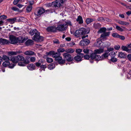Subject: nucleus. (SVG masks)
Segmentation results:
<instances>
[{
    "mask_svg": "<svg viewBox=\"0 0 131 131\" xmlns=\"http://www.w3.org/2000/svg\"><path fill=\"white\" fill-rule=\"evenodd\" d=\"M22 0H15L13 2V4L14 5H16L18 2H19L20 1H21Z\"/></svg>",
    "mask_w": 131,
    "mask_h": 131,
    "instance_id": "bf43d9fd",
    "label": "nucleus"
},
{
    "mask_svg": "<svg viewBox=\"0 0 131 131\" xmlns=\"http://www.w3.org/2000/svg\"><path fill=\"white\" fill-rule=\"evenodd\" d=\"M83 57L85 59H89V58H90V56L87 54L84 56Z\"/></svg>",
    "mask_w": 131,
    "mask_h": 131,
    "instance_id": "13d9d810",
    "label": "nucleus"
},
{
    "mask_svg": "<svg viewBox=\"0 0 131 131\" xmlns=\"http://www.w3.org/2000/svg\"><path fill=\"white\" fill-rule=\"evenodd\" d=\"M84 42L86 44H88L90 43V41L87 39H84L81 40L80 42V44L81 45H84Z\"/></svg>",
    "mask_w": 131,
    "mask_h": 131,
    "instance_id": "aec40b11",
    "label": "nucleus"
},
{
    "mask_svg": "<svg viewBox=\"0 0 131 131\" xmlns=\"http://www.w3.org/2000/svg\"><path fill=\"white\" fill-rule=\"evenodd\" d=\"M53 42L54 43L57 44H59L60 43L59 40L57 39H55Z\"/></svg>",
    "mask_w": 131,
    "mask_h": 131,
    "instance_id": "4d7b16f0",
    "label": "nucleus"
},
{
    "mask_svg": "<svg viewBox=\"0 0 131 131\" xmlns=\"http://www.w3.org/2000/svg\"><path fill=\"white\" fill-rule=\"evenodd\" d=\"M54 51H50L49 52L46 53V54L47 56H51L54 54Z\"/></svg>",
    "mask_w": 131,
    "mask_h": 131,
    "instance_id": "c03bdc74",
    "label": "nucleus"
},
{
    "mask_svg": "<svg viewBox=\"0 0 131 131\" xmlns=\"http://www.w3.org/2000/svg\"><path fill=\"white\" fill-rule=\"evenodd\" d=\"M63 22L64 24H65L67 25V28L68 26H70L71 32L72 31H73L74 32H75V31H73L74 30H73V27L72 25L71 22L70 20H67L66 21L63 20Z\"/></svg>",
    "mask_w": 131,
    "mask_h": 131,
    "instance_id": "ddd939ff",
    "label": "nucleus"
},
{
    "mask_svg": "<svg viewBox=\"0 0 131 131\" xmlns=\"http://www.w3.org/2000/svg\"><path fill=\"white\" fill-rule=\"evenodd\" d=\"M112 36L114 37L118 38L119 35L117 33H113L112 34Z\"/></svg>",
    "mask_w": 131,
    "mask_h": 131,
    "instance_id": "de8ad7c7",
    "label": "nucleus"
},
{
    "mask_svg": "<svg viewBox=\"0 0 131 131\" xmlns=\"http://www.w3.org/2000/svg\"><path fill=\"white\" fill-rule=\"evenodd\" d=\"M12 9L13 10L19 13H20L22 11V10H19V9Z\"/></svg>",
    "mask_w": 131,
    "mask_h": 131,
    "instance_id": "5fc2aeb1",
    "label": "nucleus"
},
{
    "mask_svg": "<svg viewBox=\"0 0 131 131\" xmlns=\"http://www.w3.org/2000/svg\"><path fill=\"white\" fill-rule=\"evenodd\" d=\"M36 60V58L34 57H31L30 58V60L31 62H34Z\"/></svg>",
    "mask_w": 131,
    "mask_h": 131,
    "instance_id": "49530a36",
    "label": "nucleus"
},
{
    "mask_svg": "<svg viewBox=\"0 0 131 131\" xmlns=\"http://www.w3.org/2000/svg\"><path fill=\"white\" fill-rule=\"evenodd\" d=\"M96 55V54L93 51V52L90 55V59L92 60H94Z\"/></svg>",
    "mask_w": 131,
    "mask_h": 131,
    "instance_id": "c9c22d12",
    "label": "nucleus"
},
{
    "mask_svg": "<svg viewBox=\"0 0 131 131\" xmlns=\"http://www.w3.org/2000/svg\"><path fill=\"white\" fill-rule=\"evenodd\" d=\"M95 60L99 61L102 60L101 57L99 55H96L94 59Z\"/></svg>",
    "mask_w": 131,
    "mask_h": 131,
    "instance_id": "58836bf2",
    "label": "nucleus"
},
{
    "mask_svg": "<svg viewBox=\"0 0 131 131\" xmlns=\"http://www.w3.org/2000/svg\"><path fill=\"white\" fill-rule=\"evenodd\" d=\"M82 50L80 49H77L76 50V52L78 54H80V53L82 52Z\"/></svg>",
    "mask_w": 131,
    "mask_h": 131,
    "instance_id": "8fccbe9b",
    "label": "nucleus"
},
{
    "mask_svg": "<svg viewBox=\"0 0 131 131\" xmlns=\"http://www.w3.org/2000/svg\"><path fill=\"white\" fill-rule=\"evenodd\" d=\"M66 50L64 48H60L58 49L57 50V51L59 53L60 52H63L65 51Z\"/></svg>",
    "mask_w": 131,
    "mask_h": 131,
    "instance_id": "79ce46f5",
    "label": "nucleus"
},
{
    "mask_svg": "<svg viewBox=\"0 0 131 131\" xmlns=\"http://www.w3.org/2000/svg\"><path fill=\"white\" fill-rule=\"evenodd\" d=\"M38 32H39L36 29H35L31 30L29 32V34L32 36L34 34L36 35Z\"/></svg>",
    "mask_w": 131,
    "mask_h": 131,
    "instance_id": "bb28decb",
    "label": "nucleus"
},
{
    "mask_svg": "<svg viewBox=\"0 0 131 131\" xmlns=\"http://www.w3.org/2000/svg\"><path fill=\"white\" fill-rule=\"evenodd\" d=\"M55 60L57 61L60 64H63L65 62V60L62 59V58L59 56L58 57L55 58Z\"/></svg>",
    "mask_w": 131,
    "mask_h": 131,
    "instance_id": "9b49d317",
    "label": "nucleus"
},
{
    "mask_svg": "<svg viewBox=\"0 0 131 131\" xmlns=\"http://www.w3.org/2000/svg\"><path fill=\"white\" fill-rule=\"evenodd\" d=\"M114 48L116 50H119L120 48V46L119 45L115 46H114Z\"/></svg>",
    "mask_w": 131,
    "mask_h": 131,
    "instance_id": "6e6d98bb",
    "label": "nucleus"
},
{
    "mask_svg": "<svg viewBox=\"0 0 131 131\" xmlns=\"http://www.w3.org/2000/svg\"><path fill=\"white\" fill-rule=\"evenodd\" d=\"M87 29L84 28H81L75 31V36H78L79 35H83L88 33L89 31H87Z\"/></svg>",
    "mask_w": 131,
    "mask_h": 131,
    "instance_id": "20e7f679",
    "label": "nucleus"
},
{
    "mask_svg": "<svg viewBox=\"0 0 131 131\" xmlns=\"http://www.w3.org/2000/svg\"><path fill=\"white\" fill-rule=\"evenodd\" d=\"M75 50L74 49L69 48L66 49L65 50V52L67 53H72L74 52Z\"/></svg>",
    "mask_w": 131,
    "mask_h": 131,
    "instance_id": "393cba45",
    "label": "nucleus"
},
{
    "mask_svg": "<svg viewBox=\"0 0 131 131\" xmlns=\"http://www.w3.org/2000/svg\"><path fill=\"white\" fill-rule=\"evenodd\" d=\"M114 50V48H113L110 47L108 48L107 49V50L106 51H108L109 52L111 51H113Z\"/></svg>",
    "mask_w": 131,
    "mask_h": 131,
    "instance_id": "052dcab7",
    "label": "nucleus"
},
{
    "mask_svg": "<svg viewBox=\"0 0 131 131\" xmlns=\"http://www.w3.org/2000/svg\"><path fill=\"white\" fill-rule=\"evenodd\" d=\"M27 67L30 70H32L35 69V65L32 63L28 64Z\"/></svg>",
    "mask_w": 131,
    "mask_h": 131,
    "instance_id": "412c9836",
    "label": "nucleus"
},
{
    "mask_svg": "<svg viewBox=\"0 0 131 131\" xmlns=\"http://www.w3.org/2000/svg\"><path fill=\"white\" fill-rule=\"evenodd\" d=\"M98 20L99 21H104V19L103 17H100L98 18Z\"/></svg>",
    "mask_w": 131,
    "mask_h": 131,
    "instance_id": "0e129e2a",
    "label": "nucleus"
},
{
    "mask_svg": "<svg viewBox=\"0 0 131 131\" xmlns=\"http://www.w3.org/2000/svg\"><path fill=\"white\" fill-rule=\"evenodd\" d=\"M48 63H51L53 62L52 59L50 58L47 57L46 59Z\"/></svg>",
    "mask_w": 131,
    "mask_h": 131,
    "instance_id": "a18cd8bd",
    "label": "nucleus"
},
{
    "mask_svg": "<svg viewBox=\"0 0 131 131\" xmlns=\"http://www.w3.org/2000/svg\"><path fill=\"white\" fill-rule=\"evenodd\" d=\"M24 58L22 56L19 55L17 56H11L10 58V60L14 63H17L20 61H22L24 60Z\"/></svg>",
    "mask_w": 131,
    "mask_h": 131,
    "instance_id": "f257e3e1",
    "label": "nucleus"
},
{
    "mask_svg": "<svg viewBox=\"0 0 131 131\" xmlns=\"http://www.w3.org/2000/svg\"><path fill=\"white\" fill-rule=\"evenodd\" d=\"M127 59L130 61H131V54H128L127 56Z\"/></svg>",
    "mask_w": 131,
    "mask_h": 131,
    "instance_id": "69168bd1",
    "label": "nucleus"
},
{
    "mask_svg": "<svg viewBox=\"0 0 131 131\" xmlns=\"http://www.w3.org/2000/svg\"><path fill=\"white\" fill-rule=\"evenodd\" d=\"M60 55V53L59 52H54V54L53 55V57L55 58H56L57 57Z\"/></svg>",
    "mask_w": 131,
    "mask_h": 131,
    "instance_id": "e433bc0d",
    "label": "nucleus"
},
{
    "mask_svg": "<svg viewBox=\"0 0 131 131\" xmlns=\"http://www.w3.org/2000/svg\"><path fill=\"white\" fill-rule=\"evenodd\" d=\"M40 67L42 70H45V69L46 68V66L45 65H42L40 66Z\"/></svg>",
    "mask_w": 131,
    "mask_h": 131,
    "instance_id": "3c124183",
    "label": "nucleus"
},
{
    "mask_svg": "<svg viewBox=\"0 0 131 131\" xmlns=\"http://www.w3.org/2000/svg\"><path fill=\"white\" fill-rule=\"evenodd\" d=\"M46 29L48 32H54L56 31V29L55 27L53 26L48 27Z\"/></svg>",
    "mask_w": 131,
    "mask_h": 131,
    "instance_id": "2eb2a0df",
    "label": "nucleus"
},
{
    "mask_svg": "<svg viewBox=\"0 0 131 131\" xmlns=\"http://www.w3.org/2000/svg\"><path fill=\"white\" fill-rule=\"evenodd\" d=\"M121 48L123 50L128 52V53H130L131 50V49H128L127 46H121Z\"/></svg>",
    "mask_w": 131,
    "mask_h": 131,
    "instance_id": "5701e85b",
    "label": "nucleus"
},
{
    "mask_svg": "<svg viewBox=\"0 0 131 131\" xmlns=\"http://www.w3.org/2000/svg\"><path fill=\"white\" fill-rule=\"evenodd\" d=\"M63 0H57L52 3L51 5L52 7H61L63 5Z\"/></svg>",
    "mask_w": 131,
    "mask_h": 131,
    "instance_id": "7ed1b4c3",
    "label": "nucleus"
},
{
    "mask_svg": "<svg viewBox=\"0 0 131 131\" xmlns=\"http://www.w3.org/2000/svg\"><path fill=\"white\" fill-rule=\"evenodd\" d=\"M89 49L86 48L85 49H84L83 50V52L85 53H88L89 52Z\"/></svg>",
    "mask_w": 131,
    "mask_h": 131,
    "instance_id": "603ef678",
    "label": "nucleus"
},
{
    "mask_svg": "<svg viewBox=\"0 0 131 131\" xmlns=\"http://www.w3.org/2000/svg\"><path fill=\"white\" fill-rule=\"evenodd\" d=\"M32 39L36 41H41L43 40V37L40 36L39 32L35 35L32 38Z\"/></svg>",
    "mask_w": 131,
    "mask_h": 131,
    "instance_id": "39448f33",
    "label": "nucleus"
},
{
    "mask_svg": "<svg viewBox=\"0 0 131 131\" xmlns=\"http://www.w3.org/2000/svg\"><path fill=\"white\" fill-rule=\"evenodd\" d=\"M9 38L11 43L14 44L17 43L18 37H16L12 35H11L10 36Z\"/></svg>",
    "mask_w": 131,
    "mask_h": 131,
    "instance_id": "0eeeda50",
    "label": "nucleus"
},
{
    "mask_svg": "<svg viewBox=\"0 0 131 131\" xmlns=\"http://www.w3.org/2000/svg\"><path fill=\"white\" fill-rule=\"evenodd\" d=\"M16 18H9L7 19V20L10 23L13 24L16 21Z\"/></svg>",
    "mask_w": 131,
    "mask_h": 131,
    "instance_id": "cd10ccee",
    "label": "nucleus"
},
{
    "mask_svg": "<svg viewBox=\"0 0 131 131\" xmlns=\"http://www.w3.org/2000/svg\"><path fill=\"white\" fill-rule=\"evenodd\" d=\"M106 30V29L105 27L101 28L100 30L98 31V33L99 34L103 32L104 33L105 32Z\"/></svg>",
    "mask_w": 131,
    "mask_h": 131,
    "instance_id": "2f4dec72",
    "label": "nucleus"
},
{
    "mask_svg": "<svg viewBox=\"0 0 131 131\" xmlns=\"http://www.w3.org/2000/svg\"><path fill=\"white\" fill-rule=\"evenodd\" d=\"M126 54L125 53L120 52L118 53V57L120 58H124L126 57Z\"/></svg>",
    "mask_w": 131,
    "mask_h": 131,
    "instance_id": "a211bd4d",
    "label": "nucleus"
},
{
    "mask_svg": "<svg viewBox=\"0 0 131 131\" xmlns=\"http://www.w3.org/2000/svg\"><path fill=\"white\" fill-rule=\"evenodd\" d=\"M69 45L70 46L72 47L75 45V43L73 42H71L69 43Z\"/></svg>",
    "mask_w": 131,
    "mask_h": 131,
    "instance_id": "774afa93",
    "label": "nucleus"
},
{
    "mask_svg": "<svg viewBox=\"0 0 131 131\" xmlns=\"http://www.w3.org/2000/svg\"><path fill=\"white\" fill-rule=\"evenodd\" d=\"M35 64L36 66L37 67H40L41 65L39 64L38 62H36L35 63Z\"/></svg>",
    "mask_w": 131,
    "mask_h": 131,
    "instance_id": "338daca9",
    "label": "nucleus"
},
{
    "mask_svg": "<svg viewBox=\"0 0 131 131\" xmlns=\"http://www.w3.org/2000/svg\"><path fill=\"white\" fill-rule=\"evenodd\" d=\"M118 38H119L120 39L122 40H124L125 39V37L124 36L122 35H119Z\"/></svg>",
    "mask_w": 131,
    "mask_h": 131,
    "instance_id": "680f3d73",
    "label": "nucleus"
},
{
    "mask_svg": "<svg viewBox=\"0 0 131 131\" xmlns=\"http://www.w3.org/2000/svg\"><path fill=\"white\" fill-rule=\"evenodd\" d=\"M94 28L96 29H99L101 27V25L99 23H94L93 25Z\"/></svg>",
    "mask_w": 131,
    "mask_h": 131,
    "instance_id": "b1692460",
    "label": "nucleus"
},
{
    "mask_svg": "<svg viewBox=\"0 0 131 131\" xmlns=\"http://www.w3.org/2000/svg\"><path fill=\"white\" fill-rule=\"evenodd\" d=\"M67 28V26L64 24L63 20H61L59 22V24L57 28V29L60 31H64L66 30Z\"/></svg>",
    "mask_w": 131,
    "mask_h": 131,
    "instance_id": "f03ea898",
    "label": "nucleus"
},
{
    "mask_svg": "<svg viewBox=\"0 0 131 131\" xmlns=\"http://www.w3.org/2000/svg\"><path fill=\"white\" fill-rule=\"evenodd\" d=\"M116 28L118 31L120 32H122L124 31V29L119 26L116 25Z\"/></svg>",
    "mask_w": 131,
    "mask_h": 131,
    "instance_id": "a19ab883",
    "label": "nucleus"
},
{
    "mask_svg": "<svg viewBox=\"0 0 131 131\" xmlns=\"http://www.w3.org/2000/svg\"><path fill=\"white\" fill-rule=\"evenodd\" d=\"M62 55L64 58L66 59L67 61L70 62L73 59L70 54L67 53H64Z\"/></svg>",
    "mask_w": 131,
    "mask_h": 131,
    "instance_id": "423d86ee",
    "label": "nucleus"
},
{
    "mask_svg": "<svg viewBox=\"0 0 131 131\" xmlns=\"http://www.w3.org/2000/svg\"><path fill=\"white\" fill-rule=\"evenodd\" d=\"M102 42V41L99 39H98L94 43V45L95 46L97 47L100 46Z\"/></svg>",
    "mask_w": 131,
    "mask_h": 131,
    "instance_id": "7c9ffc66",
    "label": "nucleus"
},
{
    "mask_svg": "<svg viewBox=\"0 0 131 131\" xmlns=\"http://www.w3.org/2000/svg\"><path fill=\"white\" fill-rule=\"evenodd\" d=\"M111 58H112L111 59V60L113 62H115L117 61V60L116 58H114V57H112Z\"/></svg>",
    "mask_w": 131,
    "mask_h": 131,
    "instance_id": "864d4df0",
    "label": "nucleus"
},
{
    "mask_svg": "<svg viewBox=\"0 0 131 131\" xmlns=\"http://www.w3.org/2000/svg\"><path fill=\"white\" fill-rule=\"evenodd\" d=\"M22 61L23 62H20L18 63V65L20 66H25L26 64H28L29 63V61L25 59Z\"/></svg>",
    "mask_w": 131,
    "mask_h": 131,
    "instance_id": "4468645a",
    "label": "nucleus"
},
{
    "mask_svg": "<svg viewBox=\"0 0 131 131\" xmlns=\"http://www.w3.org/2000/svg\"><path fill=\"white\" fill-rule=\"evenodd\" d=\"M2 65L4 67L8 66V67L11 68H13L15 66V65L14 64H10L9 61H5L2 64Z\"/></svg>",
    "mask_w": 131,
    "mask_h": 131,
    "instance_id": "6e6552de",
    "label": "nucleus"
},
{
    "mask_svg": "<svg viewBox=\"0 0 131 131\" xmlns=\"http://www.w3.org/2000/svg\"><path fill=\"white\" fill-rule=\"evenodd\" d=\"M118 23L120 24L123 25L127 26L129 25V23L127 22H125L121 20L119 21L118 22Z\"/></svg>",
    "mask_w": 131,
    "mask_h": 131,
    "instance_id": "c85d7f7f",
    "label": "nucleus"
},
{
    "mask_svg": "<svg viewBox=\"0 0 131 131\" xmlns=\"http://www.w3.org/2000/svg\"><path fill=\"white\" fill-rule=\"evenodd\" d=\"M48 10H47L45 11L44 9H40L38 11H35V14L37 16H39L44 13L46 12V13L47 11Z\"/></svg>",
    "mask_w": 131,
    "mask_h": 131,
    "instance_id": "f8f14e48",
    "label": "nucleus"
},
{
    "mask_svg": "<svg viewBox=\"0 0 131 131\" xmlns=\"http://www.w3.org/2000/svg\"><path fill=\"white\" fill-rule=\"evenodd\" d=\"M55 64H54L51 63L48 66V68L50 70H51L54 68L55 67Z\"/></svg>",
    "mask_w": 131,
    "mask_h": 131,
    "instance_id": "4c0bfd02",
    "label": "nucleus"
},
{
    "mask_svg": "<svg viewBox=\"0 0 131 131\" xmlns=\"http://www.w3.org/2000/svg\"><path fill=\"white\" fill-rule=\"evenodd\" d=\"M33 43V41L31 39H28L25 42V44L27 46H29L30 45H32Z\"/></svg>",
    "mask_w": 131,
    "mask_h": 131,
    "instance_id": "a878e982",
    "label": "nucleus"
},
{
    "mask_svg": "<svg viewBox=\"0 0 131 131\" xmlns=\"http://www.w3.org/2000/svg\"><path fill=\"white\" fill-rule=\"evenodd\" d=\"M110 32H104L101 35V38L102 39H104L106 38V37L108 36L110 34Z\"/></svg>",
    "mask_w": 131,
    "mask_h": 131,
    "instance_id": "4be33fe9",
    "label": "nucleus"
},
{
    "mask_svg": "<svg viewBox=\"0 0 131 131\" xmlns=\"http://www.w3.org/2000/svg\"><path fill=\"white\" fill-rule=\"evenodd\" d=\"M9 43V41L7 40L4 39H0V44H1L5 45Z\"/></svg>",
    "mask_w": 131,
    "mask_h": 131,
    "instance_id": "6ab92c4d",
    "label": "nucleus"
},
{
    "mask_svg": "<svg viewBox=\"0 0 131 131\" xmlns=\"http://www.w3.org/2000/svg\"><path fill=\"white\" fill-rule=\"evenodd\" d=\"M2 58V59H3L5 61H9L10 60V59L9 57L6 56L5 55H3Z\"/></svg>",
    "mask_w": 131,
    "mask_h": 131,
    "instance_id": "72a5a7b5",
    "label": "nucleus"
},
{
    "mask_svg": "<svg viewBox=\"0 0 131 131\" xmlns=\"http://www.w3.org/2000/svg\"><path fill=\"white\" fill-rule=\"evenodd\" d=\"M109 55L111 57H115L116 56L115 52L113 51L110 52L109 54Z\"/></svg>",
    "mask_w": 131,
    "mask_h": 131,
    "instance_id": "ea45409f",
    "label": "nucleus"
},
{
    "mask_svg": "<svg viewBox=\"0 0 131 131\" xmlns=\"http://www.w3.org/2000/svg\"><path fill=\"white\" fill-rule=\"evenodd\" d=\"M38 62L41 65L42 64H43L44 61L43 60L41 59L38 61Z\"/></svg>",
    "mask_w": 131,
    "mask_h": 131,
    "instance_id": "e2e57ef3",
    "label": "nucleus"
},
{
    "mask_svg": "<svg viewBox=\"0 0 131 131\" xmlns=\"http://www.w3.org/2000/svg\"><path fill=\"white\" fill-rule=\"evenodd\" d=\"M84 56V55L82 53L77 54V55L74 57V59L77 61H81Z\"/></svg>",
    "mask_w": 131,
    "mask_h": 131,
    "instance_id": "1a4fd4ad",
    "label": "nucleus"
},
{
    "mask_svg": "<svg viewBox=\"0 0 131 131\" xmlns=\"http://www.w3.org/2000/svg\"><path fill=\"white\" fill-rule=\"evenodd\" d=\"M76 20L77 21L79 22V23L80 24H81L83 23L82 17L80 16H78Z\"/></svg>",
    "mask_w": 131,
    "mask_h": 131,
    "instance_id": "c756f323",
    "label": "nucleus"
},
{
    "mask_svg": "<svg viewBox=\"0 0 131 131\" xmlns=\"http://www.w3.org/2000/svg\"><path fill=\"white\" fill-rule=\"evenodd\" d=\"M108 53L109 52H108V51H106L105 53L102 55L101 56L102 60L108 57Z\"/></svg>",
    "mask_w": 131,
    "mask_h": 131,
    "instance_id": "473e14b6",
    "label": "nucleus"
},
{
    "mask_svg": "<svg viewBox=\"0 0 131 131\" xmlns=\"http://www.w3.org/2000/svg\"><path fill=\"white\" fill-rule=\"evenodd\" d=\"M7 18V16L5 15H0V19H6Z\"/></svg>",
    "mask_w": 131,
    "mask_h": 131,
    "instance_id": "09e8293b",
    "label": "nucleus"
},
{
    "mask_svg": "<svg viewBox=\"0 0 131 131\" xmlns=\"http://www.w3.org/2000/svg\"><path fill=\"white\" fill-rule=\"evenodd\" d=\"M104 48L103 47H101L99 49H96L94 51V53L96 54H100L104 52Z\"/></svg>",
    "mask_w": 131,
    "mask_h": 131,
    "instance_id": "dca6fc26",
    "label": "nucleus"
},
{
    "mask_svg": "<svg viewBox=\"0 0 131 131\" xmlns=\"http://www.w3.org/2000/svg\"><path fill=\"white\" fill-rule=\"evenodd\" d=\"M27 39V37L19 36L18 37L17 43H24Z\"/></svg>",
    "mask_w": 131,
    "mask_h": 131,
    "instance_id": "9d476101",
    "label": "nucleus"
},
{
    "mask_svg": "<svg viewBox=\"0 0 131 131\" xmlns=\"http://www.w3.org/2000/svg\"><path fill=\"white\" fill-rule=\"evenodd\" d=\"M8 54L10 56L15 55H16V53L15 51H11L8 52Z\"/></svg>",
    "mask_w": 131,
    "mask_h": 131,
    "instance_id": "37998d69",
    "label": "nucleus"
},
{
    "mask_svg": "<svg viewBox=\"0 0 131 131\" xmlns=\"http://www.w3.org/2000/svg\"><path fill=\"white\" fill-rule=\"evenodd\" d=\"M95 20L94 19L88 18L86 20L87 24H89Z\"/></svg>",
    "mask_w": 131,
    "mask_h": 131,
    "instance_id": "f704fd0d",
    "label": "nucleus"
},
{
    "mask_svg": "<svg viewBox=\"0 0 131 131\" xmlns=\"http://www.w3.org/2000/svg\"><path fill=\"white\" fill-rule=\"evenodd\" d=\"M24 54L28 56L36 55V54L34 52L30 50H28L25 52L24 53Z\"/></svg>",
    "mask_w": 131,
    "mask_h": 131,
    "instance_id": "f3484780",
    "label": "nucleus"
}]
</instances>
